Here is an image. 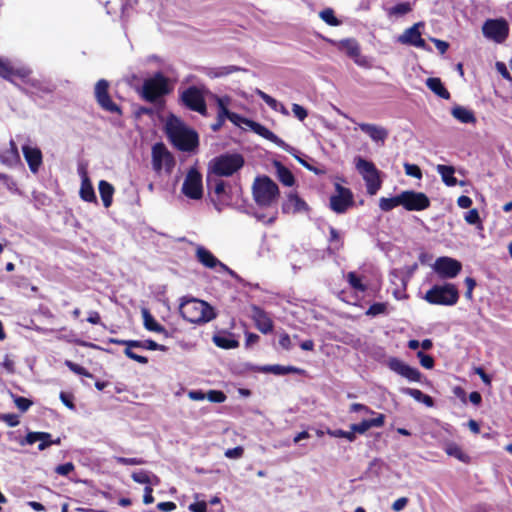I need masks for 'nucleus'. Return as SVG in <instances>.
<instances>
[{
  "instance_id": "nucleus-48",
  "label": "nucleus",
  "mask_w": 512,
  "mask_h": 512,
  "mask_svg": "<svg viewBox=\"0 0 512 512\" xmlns=\"http://www.w3.org/2000/svg\"><path fill=\"white\" fill-rule=\"evenodd\" d=\"M206 398L213 403H222L226 400V395L222 391L210 390Z\"/></svg>"
},
{
  "instance_id": "nucleus-50",
  "label": "nucleus",
  "mask_w": 512,
  "mask_h": 512,
  "mask_svg": "<svg viewBox=\"0 0 512 512\" xmlns=\"http://www.w3.org/2000/svg\"><path fill=\"white\" fill-rule=\"evenodd\" d=\"M417 357L419 358L420 363H421V365H422L424 368H426V369H431V368H433V366H434V359H433L431 356H429V355L425 354V353H424V352H422V351H419V352L417 353Z\"/></svg>"
},
{
  "instance_id": "nucleus-17",
  "label": "nucleus",
  "mask_w": 512,
  "mask_h": 512,
  "mask_svg": "<svg viewBox=\"0 0 512 512\" xmlns=\"http://www.w3.org/2000/svg\"><path fill=\"white\" fill-rule=\"evenodd\" d=\"M388 367L395 373L407 378L409 381L418 382L421 378V373L418 369L409 366L398 358H389L387 361Z\"/></svg>"
},
{
  "instance_id": "nucleus-21",
  "label": "nucleus",
  "mask_w": 512,
  "mask_h": 512,
  "mask_svg": "<svg viewBox=\"0 0 512 512\" xmlns=\"http://www.w3.org/2000/svg\"><path fill=\"white\" fill-rule=\"evenodd\" d=\"M36 442H39L38 449L40 451L45 450L49 446L56 444L59 445L61 440L57 438L55 440H51V434L47 432H29L26 437L21 440L20 445H32Z\"/></svg>"
},
{
  "instance_id": "nucleus-47",
  "label": "nucleus",
  "mask_w": 512,
  "mask_h": 512,
  "mask_svg": "<svg viewBox=\"0 0 512 512\" xmlns=\"http://www.w3.org/2000/svg\"><path fill=\"white\" fill-rule=\"evenodd\" d=\"M387 304L386 303H374L369 309L366 311V315L368 316H376L379 314H383L386 312Z\"/></svg>"
},
{
  "instance_id": "nucleus-4",
  "label": "nucleus",
  "mask_w": 512,
  "mask_h": 512,
  "mask_svg": "<svg viewBox=\"0 0 512 512\" xmlns=\"http://www.w3.org/2000/svg\"><path fill=\"white\" fill-rule=\"evenodd\" d=\"M424 299L433 305L452 306L458 302L459 292L452 283L434 285L425 293Z\"/></svg>"
},
{
  "instance_id": "nucleus-22",
  "label": "nucleus",
  "mask_w": 512,
  "mask_h": 512,
  "mask_svg": "<svg viewBox=\"0 0 512 512\" xmlns=\"http://www.w3.org/2000/svg\"><path fill=\"white\" fill-rule=\"evenodd\" d=\"M22 152L30 171L36 174L43 163L41 150L36 146L24 145Z\"/></svg>"
},
{
  "instance_id": "nucleus-8",
  "label": "nucleus",
  "mask_w": 512,
  "mask_h": 512,
  "mask_svg": "<svg viewBox=\"0 0 512 512\" xmlns=\"http://www.w3.org/2000/svg\"><path fill=\"white\" fill-rule=\"evenodd\" d=\"M331 43L341 52L353 59L355 64L361 67H370L367 57L361 55V48L354 38L333 40Z\"/></svg>"
},
{
  "instance_id": "nucleus-36",
  "label": "nucleus",
  "mask_w": 512,
  "mask_h": 512,
  "mask_svg": "<svg viewBox=\"0 0 512 512\" xmlns=\"http://www.w3.org/2000/svg\"><path fill=\"white\" fill-rule=\"evenodd\" d=\"M0 76L13 82H17L19 79V71H15L14 67L11 66L8 61L0 58Z\"/></svg>"
},
{
  "instance_id": "nucleus-10",
  "label": "nucleus",
  "mask_w": 512,
  "mask_h": 512,
  "mask_svg": "<svg viewBox=\"0 0 512 512\" xmlns=\"http://www.w3.org/2000/svg\"><path fill=\"white\" fill-rule=\"evenodd\" d=\"M432 267L438 276L443 279H453L462 270L460 261L447 256L437 258Z\"/></svg>"
},
{
  "instance_id": "nucleus-46",
  "label": "nucleus",
  "mask_w": 512,
  "mask_h": 512,
  "mask_svg": "<svg viewBox=\"0 0 512 512\" xmlns=\"http://www.w3.org/2000/svg\"><path fill=\"white\" fill-rule=\"evenodd\" d=\"M11 396L14 400V403L16 405V407L21 410L22 412H25L29 409V407L32 405V401H30L29 399L27 398H24V397H20V396H15L11 393Z\"/></svg>"
},
{
  "instance_id": "nucleus-24",
  "label": "nucleus",
  "mask_w": 512,
  "mask_h": 512,
  "mask_svg": "<svg viewBox=\"0 0 512 512\" xmlns=\"http://www.w3.org/2000/svg\"><path fill=\"white\" fill-rule=\"evenodd\" d=\"M252 311V317L257 329L264 334L271 332L273 329V322L268 314L258 307H254Z\"/></svg>"
},
{
  "instance_id": "nucleus-63",
  "label": "nucleus",
  "mask_w": 512,
  "mask_h": 512,
  "mask_svg": "<svg viewBox=\"0 0 512 512\" xmlns=\"http://www.w3.org/2000/svg\"><path fill=\"white\" fill-rule=\"evenodd\" d=\"M407 503L408 499L406 497H401L394 501V503L392 504V509L396 512H399L406 507Z\"/></svg>"
},
{
  "instance_id": "nucleus-6",
  "label": "nucleus",
  "mask_w": 512,
  "mask_h": 512,
  "mask_svg": "<svg viewBox=\"0 0 512 512\" xmlns=\"http://www.w3.org/2000/svg\"><path fill=\"white\" fill-rule=\"evenodd\" d=\"M355 167L366 183L367 193L371 196L375 195L382 185L380 171L373 162L361 157L355 158Z\"/></svg>"
},
{
  "instance_id": "nucleus-30",
  "label": "nucleus",
  "mask_w": 512,
  "mask_h": 512,
  "mask_svg": "<svg viewBox=\"0 0 512 512\" xmlns=\"http://www.w3.org/2000/svg\"><path fill=\"white\" fill-rule=\"evenodd\" d=\"M103 205L108 208L112 204L114 187L107 181L101 180L98 185Z\"/></svg>"
},
{
  "instance_id": "nucleus-40",
  "label": "nucleus",
  "mask_w": 512,
  "mask_h": 512,
  "mask_svg": "<svg viewBox=\"0 0 512 512\" xmlns=\"http://www.w3.org/2000/svg\"><path fill=\"white\" fill-rule=\"evenodd\" d=\"M235 71H238V68L236 66L209 68L206 71V75L210 78H218V77H223V76L229 75Z\"/></svg>"
},
{
  "instance_id": "nucleus-14",
  "label": "nucleus",
  "mask_w": 512,
  "mask_h": 512,
  "mask_svg": "<svg viewBox=\"0 0 512 512\" xmlns=\"http://www.w3.org/2000/svg\"><path fill=\"white\" fill-rule=\"evenodd\" d=\"M181 100L189 109L202 115L206 114L207 108L202 92L196 87H189L181 94Z\"/></svg>"
},
{
  "instance_id": "nucleus-23",
  "label": "nucleus",
  "mask_w": 512,
  "mask_h": 512,
  "mask_svg": "<svg viewBox=\"0 0 512 512\" xmlns=\"http://www.w3.org/2000/svg\"><path fill=\"white\" fill-rule=\"evenodd\" d=\"M79 174L81 176V187H80V197L82 200L86 202H96L97 198L94 192V188L92 183L88 177V173L85 168L79 169Z\"/></svg>"
},
{
  "instance_id": "nucleus-11",
  "label": "nucleus",
  "mask_w": 512,
  "mask_h": 512,
  "mask_svg": "<svg viewBox=\"0 0 512 512\" xmlns=\"http://www.w3.org/2000/svg\"><path fill=\"white\" fill-rule=\"evenodd\" d=\"M484 36L497 43H502L508 36L509 27L504 19H489L482 27Z\"/></svg>"
},
{
  "instance_id": "nucleus-52",
  "label": "nucleus",
  "mask_w": 512,
  "mask_h": 512,
  "mask_svg": "<svg viewBox=\"0 0 512 512\" xmlns=\"http://www.w3.org/2000/svg\"><path fill=\"white\" fill-rule=\"evenodd\" d=\"M117 463L122 465H142L145 461L141 458L115 457Z\"/></svg>"
},
{
  "instance_id": "nucleus-9",
  "label": "nucleus",
  "mask_w": 512,
  "mask_h": 512,
  "mask_svg": "<svg viewBox=\"0 0 512 512\" xmlns=\"http://www.w3.org/2000/svg\"><path fill=\"white\" fill-rule=\"evenodd\" d=\"M152 166L160 173L162 170L170 172L174 166V159L163 143H156L152 147Z\"/></svg>"
},
{
  "instance_id": "nucleus-59",
  "label": "nucleus",
  "mask_w": 512,
  "mask_h": 512,
  "mask_svg": "<svg viewBox=\"0 0 512 512\" xmlns=\"http://www.w3.org/2000/svg\"><path fill=\"white\" fill-rule=\"evenodd\" d=\"M73 470H74V465L71 462L59 465L55 469L56 473L59 475H62V476L68 475Z\"/></svg>"
},
{
  "instance_id": "nucleus-45",
  "label": "nucleus",
  "mask_w": 512,
  "mask_h": 512,
  "mask_svg": "<svg viewBox=\"0 0 512 512\" xmlns=\"http://www.w3.org/2000/svg\"><path fill=\"white\" fill-rule=\"evenodd\" d=\"M65 365L74 373L78 374V375H82V376H85V377H88V378H92V374L90 372H88L84 367L72 362V361H69L67 360L65 362Z\"/></svg>"
},
{
  "instance_id": "nucleus-3",
  "label": "nucleus",
  "mask_w": 512,
  "mask_h": 512,
  "mask_svg": "<svg viewBox=\"0 0 512 512\" xmlns=\"http://www.w3.org/2000/svg\"><path fill=\"white\" fill-rule=\"evenodd\" d=\"M253 198L260 206H270L279 196L277 184L269 177H257L252 186Z\"/></svg>"
},
{
  "instance_id": "nucleus-54",
  "label": "nucleus",
  "mask_w": 512,
  "mask_h": 512,
  "mask_svg": "<svg viewBox=\"0 0 512 512\" xmlns=\"http://www.w3.org/2000/svg\"><path fill=\"white\" fill-rule=\"evenodd\" d=\"M465 221L469 224L480 223V216L476 209H471L465 214Z\"/></svg>"
},
{
  "instance_id": "nucleus-38",
  "label": "nucleus",
  "mask_w": 512,
  "mask_h": 512,
  "mask_svg": "<svg viewBox=\"0 0 512 512\" xmlns=\"http://www.w3.org/2000/svg\"><path fill=\"white\" fill-rule=\"evenodd\" d=\"M213 342L217 347L223 349H234L239 346V342L230 336L216 335L213 337Z\"/></svg>"
},
{
  "instance_id": "nucleus-44",
  "label": "nucleus",
  "mask_w": 512,
  "mask_h": 512,
  "mask_svg": "<svg viewBox=\"0 0 512 512\" xmlns=\"http://www.w3.org/2000/svg\"><path fill=\"white\" fill-rule=\"evenodd\" d=\"M327 434L330 435L331 437H335V438H345V439L349 440L350 442H353L356 438V436L354 435V433L351 430L344 431L341 429H336V430L328 429Z\"/></svg>"
},
{
  "instance_id": "nucleus-32",
  "label": "nucleus",
  "mask_w": 512,
  "mask_h": 512,
  "mask_svg": "<svg viewBox=\"0 0 512 512\" xmlns=\"http://www.w3.org/2000/svg\"><path fill=\"white\" fill-rule=\"evenodd\" d=\"M7 149L1 156L2 161L10 166L16 165L20 162V155L16 143L11 140Z\"/></svg>"
},
{
  "instance_id": "nucleus-27",
  "label": "nucleus",
  "mask_w": 512,
  "mask_h": 512,
  "mask_svg": "<svg viewBox=\"0 0 512 512\" xmlns=\"http://www.w3.org/2000/svg\"><path fill=\"white\" fill-rule=\"evenodd\" d=\"M131 477L135 482L145 484L146 486H157L160 484V479L157 475L145 470L133 472Z\"/></svg>"
},
{
  "instance_id": "nucleus-56",
  "label": "nucleus",
  "mask_w": 512,
  "mask_h": 512,
  "mask_svg": "<svg viewBox=\"0 0 512 512\" xmlns=\"http://www.w3.org/2000/svg\"><path fill=\"white\" fill-rule=\"evenodd\" d=\"M350 429L354 434L355 433L364 434L366 431H368L370 429V427H369V424L367 423V421L363 420L362 422H360L358 424H352L350 426Z\"/></svg>"
},
{
  "instance_id": "nucleus-51",
  "label": "nucleus",
  "mask_w": 512,
  "mask_h": 512,
  "mask_svg": "<svg viewBox=\"0 0 512 512\" xmlns=\"http://www.w3.org/2000/svg\"><path fill=\"white\" fill-rule=\"evenodd\" d=\"M224 454H225V457H227L229 459H239L243 456L244 449L242 446H237L232 449H227Z\"/></svg>"
},
{
  "instance_id": "nucleus-31",
  "label": "nucleus",
  "mask_w": 512,
  "mask_h": 512,
  "mask_svg": "<svg viewBox=\"0 0 512 512\" xmlns=\"http://www.w3.org/2000/svg\"><path fill=\"white\" fill-rule=\"evenodd\" d=\"M427 87L434 92L437 96L443 99H449L450 93L443 86L441 80L439 78L431 77L426 80Z\"/></svg>"
},
{
  "instance_id": "nucleus-2",
  "label": "nucleus",
  "mask_w": 512,
  "mask_h": 512,
  "mask_svg": "<svg viewBox=\"0 0 512 512\" xmlns=\"http://www.w3.org/2000/svg\"><path fill=\"white\" fill-rule=\"evenodd\" d=\"M179 309L182 317L190 323H207L216 317L208 303L195 298L184 300Z\"/></svg>"
},
{
  "instance_id": "nucleus-42",
  "label": "nucleus",
  "mask_w": 512,
  "mask_h": 512,
  "mask_svg": "<svg viewBox=\"0 0 512 512\" xmlns=\"http://www.w3.org/2000/svg\"><path fill=\"white\" fill-rule=\"evenodd\" d=\"M347 281L354 290L360 292H364L366 290V286L362 283L361 278L358 277L355 272H349L347 274Z\"/></svg>"
},
{
  "instance_id": "nucleus-28",
  "label": "nucleus",
  "mask_w": 512,
  "mask_h": 512,
  "mask_svg": "<svg viewBox=\"0 0 512 512\" xmlns=\"http://www.w3.org/2000/svg\"><path fill=\"white\" fill-rule=\"evenodd\" d=\"M452 116L457 119L461 123H470L475 124L476 123V117L472 110L463 107V106H455L451 110Z\"/></svg>"
},
{
  "instance_id": "nucleus-64",
  "label": "nucleus",
  "mask_w": 512,
  "mask_h": 512,
  "mask_svg": "<svg viewBox=\"0 0 512 512\" xmlns=\"http://www.w3.org/2000/svg\"><path fill=\"white\" fill-rule=\"evenodd\" d=\"M189 510L191 512H206L207 505L204 501L192 503L189 505Z\"/></svg>"
},
{
  "instance_id": "nucleus-12",
  "label": "nucleus",
  "mask_w": 512,
  "mask_h": 512,
  "mask_svg": "<svg viewBox=\"0 0 512 512\" xmlns=\"http://www.w3.org/2000/svg\"><path fill=\"white\" fill-rule=\"evenodd\" d=\"M400 196L401 206L408 211H421L430 205L429 198L422 192L407 190L401 192Z\"/></svg>"
},
{
  "instance_id": "nucleus-1",
  "label": "nucleus",
  "mask_w": 512,
  "mask_h": 512,
  "mask_svg": "<svg viewBox=\"0 0 512 512\" xmlns=\"http://www.w3.org/2000/svg\"><path fill=\"white\" fill-rule=\"evenodd\" d=\"M166 132L171 142L182 151H191L198 144L197 133L188 128L176 116H170L166 122Z\"/></svg>"
},
{
  "instance_id": "nucleus-20",
  "label": "nucleus",
  "mask_w": 512,
  "mask_h": 512,
  "mask_svg": "<svg viewBox=\"0 0 512 512\" xmlns=\"http://www.w3.org/2000/svg\"><path fill=\"white\" fill-rule=\"evenodd\" d=\"M359 129L377 145L383 146L389 136V131L383 126L372 123H358Z\"/></svg>"
},
{
  "instance_id": "nucleus-29",
  "label": "nucleus",
  "mask_w": 512,
  "mask_h": 512,
  "mask_svg": "<svg viewBox=\"0 0 512 512\" xmlns=\"http://www.w3.org/2000/svg\"><path fill=\"white\" fill-rule=\"evenodd\" d=\"M141 313H142L144 327L147 330L156 332V333H162L165 336L168 335L166 329L155 320V318L151 315V313L147 309H145V308L142 309Z\"/></svg>"
},
{
  "instance_id": "nucleus-53",
  "label": "nucleus",
  "mask_w": 512,
  "mask_h": 512,
  "mask_svg": "<svg viewBox=\"0 0 512 512\" xmlns=\"http://www.w3.org/2000/svg\"><path fill=\"white\" fill-rule=\"evenodd\" d=\"M292 112H293L294 116L297 119H299L300 121H303L308 115L307 110L304 107H302L301 105L296 104V103H294L292 105Z\"/></svg>"
},
{
  "instance_id": "nucleus-60",
  "label": "nucleus",
  "mask_w": 512,
  "mask_h": 512,
  "mask_svg": "<svg viewBox=\"0 0 512 512\" xmlns=\"http://www.w3.org/2000/svg\"><path fill=\"white\" fill-rule=\"evenodd\" d=\"M366 421L369 424L370 429L373 427H382L385 423V415L377 414L375 418Z\"/></svg>"
},
{
  "instance_id": "nucleus-57",
  "label": "nucleus",
  "mask_w": 512,
  "mask_h": 512,
  "mask_svg": "<svg viewBox=\"0 0 512 512\" xmlns=\"http://www.w3.org/2000/svg\"><path fill=\"white\" fill-rule=\"evenodd\" d=\"M124 354H125L128 358H130V359H132V360H134V361H136V362H138V363H140V364H147V363H148V359H147V357H145V356H141V355H138V354L134 353V352H133L132 350H130V349H125V350H124Z\"/></svg>"
},
{
  "instance_id": "nucleus-55",
  "label": "nucleus",
  "mask_w": 512,
  "mask_h": 512,
  "mask_svg": "<svg viewBox=\"0 0 512 512\" xmlns=\"http://www.w3.org/2000/svg\"><path fill=\"white\" fill-rule=\"evenodd\" d=\"M143 349L152 350V351H155V350L166 351L167 347L164 345H160L153 340H145V341H143Z\"/></svg>"
},
{
  "instance_id": "nucleus-19",
  "label": "nucleus",
  "mask_w": 512,
  "mask_h": 512,
  "mask_svg": "<svg viewBox=\"0 0 512 512\" xmlns=\"http://www.w3.org/2000/svg\"><path fill=\"white\" fill-rule=\"evenodd\" d=\"M245 126L251 129L253 132L258 134L259 136L273 142L278 147H281L285 151L291 152L293 150L288 144H286L282 139H280L277 135H275L272 131H270L265 126L254 122V121H245Z\"/></svg>"
},
{
  "instance_id": "nucleus-43",
  "label": "nucleus",
  "mask_w": 512,
  "mask_h": 512,
  "mask_svg": "<svg viewBox=\"0 0 512 512\" xmlns=\"http://www.w3.org/2000/svg\"><path fill=\"white\" fill-rule=\"evenodd\" d=\"M228 102V98H217L218 119L221 121H225L231 113L227 108Z\"/></svg>"
},
{
  "instance_id": "nucleus-16",
  "label": "nucleus",
  "mask_w": 512,
  "mask_h": 512,
  "mask_svg": "<svg viewBox=\"0 0 512 512\" xmlns=\"http://www.w3.org/2000/svg\"><path fill=\"white\" fill-rule=\"evenodd\" d=\"M109 83L101 79L95 85V97L98 104L106 111L120 113V108L111 100L108 94Z\"/></svg>"
},
{
  "instance_id": "nucleus-41",
  "label": "nucleus",
  "mask_w": 512,
  "mask_h": 512,
  "mask_svg": "<svg viewBox=\"0 0 512 512\" xmlns=\"http://www.w3.org/2000/svg\"><path fill=\"white\" fill-rule=\"evenodd\" d=\"M320 18L330 26L340 25V21L336 18L334 11L331 8L322 10L319 13Z\"/></svg>"
},
{
  "instance_id": "nucleus-49",
  "label": "nucleus",
  "mask_w": 512,
  "mask_h": 512,
  "mask_svg": "<svg viewBox=\"0 0 512 512\" xmlns=\"http://www.w3.org/2000/svg\"><path fill=\"white\" fill-rule=\"evenodd\" d=\"M404 169H405V173L408 176H411V177H414L417 179H420L422 177L421 169L419 168V166H417L415 164L406 163V164H404Z\"/></svg>"
},
{
  "instance_id": "nucleus-34",
  "label": "nucleus",
  "mask_w": 512,
  "mask_h": 512,
  "mask_svg": "<svg viewBox=\"0 0 512 512\" xmlns=\"http://www.w3.org/2000/svg\"><path fill=\"white\" fill-rule=\"evenodd\" d=\"M403 393L411 396L414 400L425 404L427 407H432L434 405V401L431 396L424 394L419 389L414 388H404Z\"/></svg>"
},
{
  "instance_id": "nucleus-15",
  "label": "nucleus",
  "mask_w": 512,
  "mask_h": 512,
  "mask_svg": "<svg viewBox=\"0 0 512 512\" xmlns=\"http://www.w3.org/2000/svg\"><path fill=\"white\" fill-rule=\"evenodd\" d=\"M336 194L330 197V207L336 213H344L353 204V195L347 188L336 184Z\"/></svg>"
},
{
  "instance_id": "nucleus-35",
  "label": "nucleus",
  "mask_w": 512,
  "mask_h": 512,
  "mask_svg": "<svg viewBox=\"0 0 512 512\" xmlns=\"http://www.w3.org/2000/svg\"><path fill=\"white\" fill-rule=\"evenodd\" d=\"M274 166L276 168V174L278 176V179L285 186H292L294 184L295 179L291 171L287 169L285 166H283L280 162H275Z\"/></svg>"
},
{
  "instance_id": "nucleus-58",
  "label": "nucleus",
  "mask_w": 512,
  "mask_h": 512,
  "mask_svg": "<svg viewBox=\"0 0 512 512\" xmlns=\"http://www.w3.org/2000/svg\"><path fill=\"white\" fill-rule=\"evenodd\" d=\"M0 419L10 427H14L19 424V418L16 414H3Z\"/></svg>"
},
{
  "instance_id": "nucleus-13",
  "label": "nucleus",
  "mask_w": 512,
  "mask_h": 512,
  "mask_svg": "<svg viewBox=\"0 0 512 512\" xmlns=\"http://www.w3.org/2000/svg\"><path fill=\"white\" fill-rule=\"evenodd\" d=\"M182 192L191 199H200L203 195L202 176L196 169H190L182 185Z\"/></svg>"
},
{
  "instance_id": "nucleus-37",
  "label": "nucleus",
  "mask_w": 512,
  "mask_h": 512,
  "mask_svg": "<svg viewBox=\"0 0 512 512\" xmlns=\"http://www.w3.org/2000/svg\"><path fill=\"white\" fill-rule=\"evenodd\" d=\"M445 452L451 456V457H455L456 459H458L459 461L461 462H464V463H468L470 458L467 454H465L461 447L455 443H447L445 445Z\"/></svg>"
},
{
  "instance_id": "nucleus-62",
  "label": "nucleus",
  "mask_w": 512,
  "mask_h": 512,
  "mask_svg": "<svg viewBox=\"0 0 512 512\" xmlns=\"http://www.w3.org/2000/svg\"><path fill=\"white\" fill-rule=\"evenodd\" d=\"M350 411L351 412H359V411H363L367 414H376L373 410H371L369 407L363 405V404H360V403H353L351 406H350Z\"/></svg>"
},
{
  "instance_id": "nucleus-61",
  "label": "nucleus",
  "mask_w": 512,
  "mask_h": 512,
  "mask_svg": "<svg viewBox=\"0 0 512 512\" xmlns=\"http://www.w3.org/2000/svg\"><path fill=\"white\" fill-rule=\"evenodd\" d=\"M465 284H466V287H467V291L465 293V297L467 299L471 300L472 297H473V289L476 286V281L473 278L467 277L465 279Z\"/></svg>"
},
{
  "instance_id": "nucleus-33",
  "label": "nucleus",
  "mask_w": 512,
  "mask_h": 512,
  "mask_svg": "<svg viewBox=\"0 0 512 512\" xmlns=\"http://www.w3.org/2000/svg\"><path fill=\"white\" fill-rule=\"evenodd\" d=\"M436 170L441 175L443 182L447 186H455L457 184V180L454 177V167L440 164L437 166Z\"/></svg>"
},
{
  "instance_id": "nucleus-26",
  "label": "nucleus",
  "mask_w": 512,
  "mask_h": 512,
  "mask_svg": "<svg viewBox=\"0 0 512 512\" xmlns=\"http://www.w3.org/2000/svg\"><path fill=\"white\" fill-rule=\"evenodd\" d=\"M196 256L199 262L208 268H214L217 265L227 269L210 251L203 247H199L196 251Z\"/></svg>"
},
{
  "instance_id": "nucleus-25",
  "label": "nucleus",
  "mask_w": 512,
  "mask_h": 512,
  "mask_svg": "<svg viewBox=\"0 0 512 512\" xmlns=\"http://www.w3.org/2000/svg\"><path fill=\"white\" fill-rule=\"evenodd\" d=\"M307 210V204L296 194H289L282 205V211L287 214H295Z\"/></svg>"
},
{
  "instance_id": "nucleus-39",
  "label": "nucleus",
  "mask_w": 512,
  "mask_h": 512,
  "mask_svg": "<svg viewBox=\"0 0 512 512\" xmlns=\"http://www.w3.org/2000/svg\"><path fill=\"white\" fill-rule=\"evenodd\" d=\"M400 199H401L400 194H398L394 197H391V198L382 197L379 199V207L382 211H385V212L390 211L397 206H401Z\"/></svg>"
},
{
  "instance_id": "nucleus-7",
  "label": "nucleus",
  "mask_w": 512,
  "mask_h": 512,
  "mask_svg": "<svg viewBox=\"0 0 512 512\" xmlns=\"http://www.w3.org/2000/svg\"><path fill=\"white\" fill-rule=\"evenodd\" d=\"M168 92V79L161 73H157L152 78L145 80L142 86V97L149 102L156 101Z\"/></svg>"
},
{
  "instance_id": "nucleus-5",
  "label": "nucleus",
  "mask_w": 512,
  "mask_h": 512,
  "mask_svg": "<svg viewBox=\"0 0 512 512\" xmlns=\"http://www.w3.org/2000/svg\"><path fill=\"white\" fill-rule=\"evenodd\" d=\"M244 165V158L242 155L223 154L213 160L209 164V170L217 176L228 177L233 175Z\"/></svg>"
},
{
  "instance_id": "nucleus-18",
  "label": "nucleus",
  "mask_w": 512,
  "mask_h": 512,
  "mask_svg": "<svg viewBox=\"0 0 512 512\" xmlns=\"http://www.w3.org/2000/svg\"><path fill=\"white\" fill-rule=\"evenodd\" d=\"M423 26V23H415L412 27L406 29L399 37L398 41L402 44L411 45L424 50H429L426 42L421 37L419 28Z\"/></svg>"
}]
</instances>
